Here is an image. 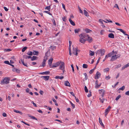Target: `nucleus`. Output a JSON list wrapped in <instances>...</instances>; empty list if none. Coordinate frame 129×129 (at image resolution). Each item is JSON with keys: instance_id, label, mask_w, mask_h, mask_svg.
<instances>
[{"instance_id": "7c9ffc66", "label": "nucleus", "mask_w": 129, "mask_h": 129, "mask_svg": "<svg viewBox=\"0 0 129 129\" xmlns=\"http://www.w3.org/2000/svg\"><path fill=\"white\" fill-rule=\"evenodd\" d=\"M37 57L35 56H33L31 60V61H33L35 60H36Z\"/></svg>"}, {"instance_id": "ddd939ff", "label": "nucleus", "mask_w": 129, "mask_h": 129, "mask_svg": "<svg viewBox=\"0 0 129 129\" xmlns=\"http://www.w3.org/2000/svg\"><path fill=\"white\" fill-rule=\"evenodd\" d=\"M50 73L49 71H45V72H43L42 73H39V74H41L42 75H48Z\"/></svg>"}, {"instance_id": "cd10ccee", "label": "nucleus", "mask_w": 129, "mask_h": 129, "mask_svg": "<svg viewBox=\"0 0 129 129\" xmlns=\"http://www.w3.org/2000/svg\"><path fill=\"white\" fill-rule=\"evenodd\" d=\"M27 54L28 55L32 56L33 55V52L31 51H29L27 53Z\"/></svg>"}, {"instance_id": "680f3d73", "label": "nucleus", "mask_w": 129, "mask_h": 129, "mask_svg": "<svg viewBox=\"0 0 129 129\" xmlns=\"http://www.w3.org/2000/svg\"><path fill=\"white\" fill-rule=\"evenodd\" d=\"M78 9H79V11L81 13H83V11H82L81 10V9L79 7V6L78 7Z\"/></svg>"}, {"instance_id": "2eb2a0df", "label": "nucleus", "mask_w": 129, "mask_h": 129, "mask_svg": "<svg viewBox=\"0 0 129 129\" xmlns=\"http://www.w3.org/2000/svg\"><path fill=\"white\" fill-rule=\"evenodd\" d=\"M99 122L101 126H103V127H104V126L102 122V119H101L100 117H99Z\"/></svg>"}, {"instance_id": "c9c22d12", "label": "nucleus", "mask_w": 129, "mask_h": 129, "mask_svg": "<svg viewBox=\"0 0 129 129\" xmlns=\"http://www.w3.org/2000/svg\"><path fill=\"white\" fill-rule=\"evenodd\" d=\"M84 90L85 92H88V90L87 89V87L85 86L84 87Z\"/></svg>"}, {"instance_id": "79ce46f5", "label": "nucleus", "mask_w": 129, "mask_h": 129, "mask_svg": "<svg viewBox=\"0 0 129 129\" xmlns=\"http://www.w3.org/2000/svg\"><path fill=\"white\" fill-rule=\"evenodd\" d=\"M106 21H105V20H103V21L107 23L108 22H111L112 23V21L110 20L109 21V20H108L107 19H106Z\"/></svg>"}, {"instance_id": "338daca9", "label": "nucleus", "mask_w": 129, "mask_h": 129, "mask_svg": "<svg viewBox=\"0 0 129 129\" xmlns=\"http://www.w3.org/2000/svg\"><path fill=\"white\" fill-rule=\"evenodd\" d=\"M100 86V85H98V84H97V85H95V88H98Z\"/></svg>"}, {"instance_id": "bb28decb", "label": "nucleus", "mask_w": 129, "mask_h": 129, "mask_svg": "<svg viewBox=\"0 0 129 129\" xmlns=\"http://www.w3.org/2000/svg\"><path fill=\"white\" fill-rule=\"evenodd\" d=\"M39 53V52H38V51H34L33 52V54L36 55H38Z\"/></svg>"}, {"instance_id": "f8f14e48", "label": "nucleus", "mask_w": 129, "mask_h": 129, "mask_svg": "<svg viewBox=\"0 0 129 129\" xmlns=\"http://www.w3.org/2000/svg\"><path fill=\"white\" fill-rule=\"evenodd\" d=\"M64 85L66 86L70 87L71 85L69 82L68 81H66L64 82Z\"/></svg>"}, {"instance_id": "423d86ee", "label": "nucleus", "mask_w": 129, "mask_h": 129, "mask_svg": "<svg viewBox=\"0 0 129 129\" xmlns=\"http://www.w3.org/2000/svg\"><path fill=\"white\" fill-rule=\"evenodd\" d=\"M86 40L89 43H91L93 41V40L92 38L90 37L88 35L87 38H86Z\"/></svg>"}, {"instance_id": "f3484780", "label": "nucleus", "mask_w": 129, "mask_h": 129, "mask_svg": "<svg viewBox=\"0 0 129 129\" xmlns=\"http://www.w3.org/2000/svg\"><path fill=\"white\" fill-rule=\"evenodd\" d=\"M108 37L111 38H114V35L112 33H110L108 35Z\"/></svg>"}, {"instance_id": "4be33fe9", "label": "nucleus", "mask_w": 129, "mask_h": 129, "mask_svg": "<svg viewBox=\"0 0 129 129\" xmlns=\"http://www.w3.org/2000/svg\"><path fill=\"white\" fill-rule=\"evenodd\" d=\"M117 29L120 30L121 32L124 35H127V34L125 33V32H124L123 30L121 29L117 28Z\"/></svg>"}, {"instance_id": "58836bf2", "label": "nucleus", "mask_w": 129, "mask_h": 129, "mask_svg": "<svg viewBox=\"0 0 129 129\" xmlns=\"http://www.w3.org/2000/svg\"><path fill=\"white\" fill-rule=\"evenodd\" d=\"M109 70V69L108 68L104 69V72H106L108 71Z\"/></svg>"}, {"instance_id": "5701e85b", "label": "nucleus", "mask_w": 129, "mask_h": 129, "mask_svg": "<svg viewBox=\"0 0 129 129\" xmlns=\"http://www.w3.org/2000/svg\"><path fill=\"white\" fill-rule=\"evenodd\" d=\"M85 31L87 33H90L92 31L89 29L88 28H86L85 29Z\"/></svg>"}, {"instance_id": "aec40b11", "label": "nucleus", "mask_w": 129, "mask_h": 129, "mask_svg": "<svg viewBox=\"0 0 129 129\" xmlns=\"http://www.w3.org/2000/svg\"><path fill=\"white\" fill-rule=\"evenodd\" d=\"M114 55V50H113L112 52L109 53L108 55L109 57H110L112 55Z\"/></svg>"}, {"instance_id": "9d476101", "label": "nucleus", "mask_w": 129, "mask_h": 129, "mask_svg": "<svg viewBox=\"0 0 129 129\" xmlns=\"http://www.w3.org/2000/svg\"><path fill=\"white\" fill-rule=\"evenodd\" d=\"M41 77L44 78V79L45 80H48L49 78V76H42Z\"/></svg>"}, {"instance_id": "6e6d98bb", "label": "nucleus", "mask_w": 129, "mask_h": 129, "mask_svg": "<svg viewBox=\"0 0 129 129\" xmlns=\"http://www.w3.org/2000/svg\"><path fill=\"white\" fill-rule=\"evenodd\" d=\"M69 54L71 56L72 54L71 53V48H69Z\"/></svg>"}, {"instance_id": "37998d69", "label": "nucleus", "mask_w": 129, "mask_h": 129, "mask_svg": "<svg viewBox=\"0 0 129 129\" xmlns=\"http://www.w3.org/2000/svg\"><path fill=\"white\" fill-rule=\"evenodd\" d=\"M110 78V77L109 76H105V79L106 80H108Z\"/></svg>"}, {"instance_id": "6e6552de", "label": "nucleus", "mask_w": 129, "mask_h": 129, "mask_svg": "<svg viewBox=\"0 0 129 129\" xmlns=\"http://www.w3.org/2000/svg\"><path fill=\"white\" fill-rule=\"evenodd\" d=\"M78 51V50L76 48H73V50L72 51L73 53L75 54L76 55H77V52Z\"/></svg>"}, {"instance_id": "e2e57ef3", "label": "nucleus", "mask_w": 129, "mask_h": 129, "mask_svg": "<svg viewBox=\"0 0 129 129\" xmlns=\"http://www.w3.org/2000/svg\"><path fill=\"white\" fill-rule=\"evenodd\" d=\"M103 20H102V19H100L99 20V22H101L102 24H103Z\"/></svg>"}, {"instance_id": "49530a36", "label": "nucleus", "mask_w": 129, "mask_h": 129, "mask_svg": "<svg viewBox=\"0 0 129 129\" xmlns=\"http://www.w3.org/2000/svg\"><path fill=\"white\" fill-rule=\"evenodd\" d=\"M69 48H71V46L72 45V42L71 41H69Z\"/></svg>"}, {"instance_id": "ea45409f", "label": "nucleus", "mask_w": 129, "mask_h": 129, "mask_svg": "<svg viewBox=\"0 0 129 129\" xmlns=\"http://www.w3.org/2000/svg\"><path fill=\"white\" fill-rule=\"evenodd\" d=\"M124 88H125V86H122L121 87L119 88V90H124Z\"/></svg>"}, {"instance_id": "3c124183", "label": "nucleus", "mask_w": 129, "mask_h": 129, "mask_svg": "<svg viewBox=\"0 0 129 129\" xmlns=\"http://www.w3.org/2000/svg\"><path fill=\"white\" fill-rule=\"evenodd\" d=\"M15 72H16L18 73H19L20 72V70L18 69H16Z\"/></svg>"}, {"instance_id": "bf43d9fd", "label": "nucleus", "mask_w": 129, "mask_h": 129, "mask_svg": "<svg viewBox=\"0 0 129 129\" xmlns=\"http://www.w3.org/2000/svg\"><path fill=\"white\" fill-rule=\"evenodd\" d=\"M31 118L33 119H35L36 120H37V118H35V117L32 116H31Z\"/></svg>"}, {"instance_id": "f704fd0d", "label": "nucleus", "mask_w": 129, "mask_h": 129, "mask_svg": "<svg viewBox=\"0 0 129 129\" xmlns=\"http://www.w3.org/2000/svg\"><path fill=\"white\" fill-rule=\"evenodd\" d=\"M87 67L88 65L86 64H84L83 65V67L84 68H86Z\"/></svg>"}, {"instance_id": "a211bd4d", "label": "nucleus", "mask_w": 129, "mask_h": 129, "mask_svg": "<svg viewBox=\"0 0 129 129\" xmlns=\"http://www.w3.org/2000/svg\"><path fill=\"white\" fill-rule=\"evenodd\" d=\"M111 108V107L110 106H109L108 108H107L106 109L105 111V112H107L108 113Z\"/></svg>"}, {"instance_id": "c03bdc74", "label": "nucleus", "mask_w": 129, "mask_h": 129, "mask_svg": "<svg viewBox=\"0 0 129 129\" xmlns=\"http://www.w3.org/2000/svg\"><path fill=\"white\" fill-rule=\"evenodd\" d=\"M121 97V95H118L116 98L115 100L118 101V99Z\"/></svg>"}, {"instance_id": "a18cd8bd", "label": "nucleus", "mask_w": 129, "mask_h": 129, "mask_svg": "<svg viewBox=\"0 0 129 129\" xmlns=\"http://www.w3.org/2000/svg\"><path fill=\"white\" fill-rule=\"evenodd\" d=\"M50 48H51V49L52 51L53 50L55 49L56 47L55 46H51Z\"/></svg>"}, {"instance_id": "4c0bfd02", "label": "nucleus", "mask_w": 129, "mask_h": 129, "mask_svg": "<svg viewBox=\"0 0 129 129\" xmlns=\"http://www.w3.org/2000/svg\"><path fill=\"white\" fill-rule=\"evenodd\" d=\"M43 12L45 13H47V14H49V15H52V14H51V13H50V12H49L48 11H44Z\"/></svg>"}, {"instance_id": "e433bc0d", "label": "nucleus", "mask_w": 129, "mask_h": 129, "mask_svg": "<svg viewBox=\"0 0 129 129\" xmlns=\"http://www.w3.org/2000/svg\"><path fill=\"white\" fill-rule=\"evenodd\" d=\"M70 103L71 105L73 107V109H74L75 108V105L74 104H73L71 101H70Z\"/></svg>"}, {"instance_id": "4d7b16f0", "label": "nucleus", "mask_w": 129, "mask_h": 129, "mask_svg": "<svg viewBox=\"0 0 129 129\" xmlns=\"http://www.w3.org/2000/svg\"><path fill=\"white\" fill-rule=\"evenodd\" d=\"M94 71L93 70V69H92L91 70H90V71L89 72V73L90 74H92V73Z\"/></svg>"}, {"instance_id": "052dcab7", "label": "nucleus", "mask_w": 129, "mask_h": 129, "mask_svg": "<svg viewBox=\"0 0 129 129\" xmlns=\"http://www.w3.org/2000/svg\"><path fill=\"white\" fill-rule=\"evenodd\" d=\"M114 7H116V8H117L119 10V7L118 6V5L117 4H115V6H114Z\"/></svg>"}, {"instance_id": "9b49d317", "label": "nucleus", "mask_w": 129, "mask_h": 129, "mask_svg": "<svg viewBox=\"0 0 129 129\" xmlns=\"http://www.w3.org/2000/svg\"><path fill=\"white\" fill-rule=\"evenodd\" d=\"M59 64V62H58L55 63L54 65H53L51 67H50V68H53L54 67H56L58 66Z\"/></svg>"}, {"instance_id": "a19ab883", "label": "nucleus", "mask_w": 129, "mask_h": 129, "mask_svg": "<svg viewBox=\"0 0 129 129\" xmlns=\"http://www.w3.org/2000/svg\"><path fill=\"white\" fill-rule=\"evenodd\" d=\"M84 75L85 76V80H86L88 78V76H87V75L86 73H84Z\"/></svg>"}, {"instance_id": "0e129e2a", "label": "nucleus", "mask_w": 129, "mask_h": 129, "mask_svg": "<svg viewBox=\"0 0 129 129\" xmlns=\"http://www.w3.org/2000/svg\"><path fill=\"white\" fill-rule=\"evenodd\" d=\"M71 67L72 68V70L73 72H74V67L73 66V64H72L71 65Z\"/></svg>"}, {"instance_id": "1a4fd4ad", "label": "nucleus", "mask_w": 129, "mask_h": 129, "mask_svg": "<svg viewBox=\"0 0 129 129\" xmlns=\"http://www.w3.org/2000/svg\"><path fill=\"white\" fill-rule=\"evenodd\" d=\"M96 77H95V79H98L99 78V77L100 76L101 74L99 72L97 71L96 73Z\"/></svg>"}, {"instance_id": "864d4df0", "label": "nucleus", "mask_w": 129, "mask_h": 129, "mask_svg": "<svg viewBox=\"0 0 129 129\" xmlns=\"http://www.w3.org/2000/svg\"><path fill=\"white\" fill-rule=\"evenodd\" d=\"M31 103L32 104H33L34 106L36 107H37L36 104L33 101H32L31 102Z\"/></svg>"}, {"instance_id": "13d9d810", "label": "nucleus", "mask_w": 129, "mask_h": 129, "mask_svg": "<svg viewBox=\"0 0 129 129\" xmlns=\"http://www.w3.org/2000/svg\"><path fill=\"white\" fill-rule=\"evenodd\" d=\"M125 94L127 95H129V90L126 92Z\"/></svg>"}, {"instance_id": "5fc2aeb1", "label": "nucleus", "mask_w": 129, "mask_h": 129, "mask_svg": "<svg viewBox=\"0 0 129 129\" xmlns=\"http://www.w3.org/2000/svg\"><path fill=\"white\" fill-rule=\"evenodd\" d=\"M21 122H22V123H24L25 124H26V125L28 126H29L30 125L28 124H27V123H26V122L23 121H21Z\"/></svg>"}, {"instance_id": "72a5a7b5", "label": "nucleus", "mask_w": 129, "mask_h": 129, "mask_svg": "<svg viewBox=\"0 0 129 129\" xmlns=\"http://www.w3.org/2000/svg\"><path fill=\"white\" fill-rule=\"evenodd\" d=\"M27 48L26 47H24L22 49V52H24Z\"/></svg>"}, {"instance_id": "6ab92c4d", "label": "nucleus", "mask_w": 129, "mask_h": 129, "mask_svg": "<svg viewBox=\"0 0 129 129\" xmlns=\"http://www.w3.org/2000/svg\"><path fill=\"white\" fill-rule=\"evenodd\" d=\"M21 62H22V64L26 67H28L27 64V63H25L24 62V59L22 60V59H21Z\"/></svg>"}, {"instance_id": "dca6fc26", "label": "nucleus", "mask_w": 129, "mask_h": 129, "mask_svg": "<svg viewBox=\"0 0 129 129\" xmlns=\"http://www.w3.org/2000/svg\"><path fill=\"white\" fill-rule=\"evenodd\" d=\"M69 21L71 25L73 26H75V23L71 19V18H69Z\"/></svg>"}, {"instance_id": "c756f323", "label": "nucleus", "mask_w": 129, "mask_h": 129, "mask_svg": "<svg viewBox=\"0 0 129 129\" xmlns=\"http://www.w3.org/2000/svg\"><path fill=\"white\" fill-rule=\"evenodd\" d=\"M14 111L16 113H19L21 114H22V113L21 111H19L18 110H14Z\"/></svg>"}, {"instance_id": "4468645a", "label": "nucleus", "mask_w": 129, "mask_h": 129, "mask_svg": "<svg viewBox=\"0 0 129 129\" xmlns=\"http://www.w3.org/2000/svg\"><path fill=\"white\" fill-rule=\"evenodd\" d=\"M85 40L86 39H82L80 38L79 41L81 43L84 44L86 41Z\"/></svg>"}, {"instance_id": "8fccbe9b", "label": "nucleus", "mask_w": 129, "mask_h": 129, "mask_svg": "<svg viewBox=\"0 0 129 129\" xmlns=\"http://www.w3.org/2000/svg\"><path fill=\"white\" fill-rule=\"evenodd\" d=\"M45 66V62H43L42 63V65L40 66L44 67Z\"/></svg>"}, {"instance_id": "473e14b6", "label": "nucleus", "mask_w": 129, "mask_h": 129, "mask_svg": "<svg viewBox=\"0 0 129 129\" xmlns=\"http://www.w3.org/2000/svg\"><path fill=\"white\" fill-rule=\"evenodd\" d=\"M45 9H47L49 11H50V6L46 7L45 8Z\"/></svg>"}, {"instance_id": "393cba45", "label": "nucleus", "mask_w": 129, "mask_h": 129, "mask_svg": "<svg viewBox=\"0 0 129 129\" xmlns=\"http://www.w3.org/2000/svg\"><path fill=\"white\" fill-rule=\"evenodd\" d=\"M80 29L79 28L75 29L74 30V32L75 33V34H78L79 32L80 31Z\"/></svg>"}, {"instance_id": "b1692460", "label": "nucleus", "mask_w": 129, "mask_h": 129, "mask_svg": "<svg viewBox=\"0 0 129 129\" xmlns=\"http://www.w3.org/2000/svg\"><path fill=\"white\" fill-rule=\"evenodd\" d=\"M55 78L56 79H63L64 78V77L62 76H56Z\"/></svg>"}, {"instance_id": "774afa93", "label": "nucleus", "mask_w": 129, "mask_h": 129, "mask_svg": "<svg viewBox=\"0 0 129 129\" xmlns=\"http://www.w3.org/2000/svg\"><path fill=\"white\" fill-rule=\"evenodd\" d=\"M104 32V30H101L100 32V34L101 35H103V33Z\"/></svg>"}, {"instance_id": "69168bd1", "label": "nucleus", "mask_w": 129, "mask_h": 129, "mask_svg": "<svg viewBox=\"0 0 129 129\" xmlns=\"http://www.w3.org/2000/svg\"><path fill=\"white\" fill-rule=\"evenodd\" d=\"M4 117H6L7 116V114L6 113H4L2 115Z\"/></svg>"}, {"instance_id": "412c9836", "label": "nucleus", "mask_w": 129, "mask_h": 129, "mask_svg": "<svg viewBox=\"0 0 129 129\" xmlns=\"http://www.w3.org/2000/svg\"><path fill=\"white\" fill-rule=\"evenodd\" d=\"M23 57L25 59L31 58H32V57L30 56H28L26 55H23Z\"/></svg>"}, {"instance_id": "f257e3e1", "label": "nucleus", "mask_w": 129, "mask_h": 129, "mask_svg": "<svg viewBox=\"0 0 129 129\" xmlns=\"http://www.w3.org/2000/svg\"><path fill=\"white\" fill-rule=\"evenodd\" d=\"M10 79L8 77H5L1 81V84H7L9 82Z\"/></svg>"}, {"instance_id": "2f4dec72", "label": "nucleus", "mask_w": 129, "mask_h": 129, "mask_svg": "<svg viewBox=\"0 0 129 129\" xmlns=\"http://www.w3.org/2000/svg\"><path fill=\"white\" fill-rule=\"evenodd\" d=\"M53 61V58H51L48 60V63H52Z\"/></svg>"}, {"instance_id": "de8ad7c7", "label": "nucleus", "mask_w": 129, "mask_h": 129, "mask_svg": "<svg viewBox=\"0 0 129 129\" xmlns=\"http://www.w3.org/2000/svg\"><path fill=\"white\" fill-rule=\"evenodd\" d=\"M52 21L53 22V24L54 25L56 26V24L55 20L54 19H53L52 20Z\"/></svg>"}, {"instance_id": "39448f33", "label": "nucleus", "mask_w": 129, "mask_h": 129, "mask_svg": "<svg viewBox=\"0 0 129 129\" xmlns=\"http://www.w3.org/2000/svg\"><path fill=\"white\" fill-rule=\"evenodd\" d=\"M99 52H100L101 55V56L103 55L104 54V53H105V51L104 49L103 50L100 49L98 51H97V52L96 53V54L98 53Z\"/></svg>"}, {"instance_id": "c85d7f7f", "label": "nucleus", "mask_w": 129, "mask_h": 129, "mask_svg": "<svg viewBox=\"0 0 129 129\" xmlns=\"http://www.w3.org/2000/svg\"><path fill=\"white\" fill-rule=\"evenodd\" d=\"M94 52L92 51L91 50H90L89 51V55L91 56H93L94 55Z\"/></svg>"}, {"instance_id": "a878e982", "label": "nucleus", "mask_w": 129, "mask_h": 129, "mask_svg": "<svg viewBox=\"0 0 129 129\" xmlns=\"http://www.w3.org/2000/svg\"><path fill=\"white\" fill-rule=\"evenodd\" d=\"M84 15L86 17L89 16L88 13L85 10H84Z\"/></svg>"}, {"instance_id": "603ef678", "label": "nucleus", "mask_w": 129, "mask_h": 129, "mask_svg": "<svg viewBox=\"0 0 129 129\" xmlns=\"http://www.w3.org/2000/svg\"><path fill=\"white\" fill-rule=\"evenodd\" d=\"M106 100L104 98L102 99V100H101V101L100 102L102 103H104V101L105 100Z\"/></svg>"}, {"instance_id": "20e7f679", "label": "nucleus", "mask_w": 129, "mask_h": 129, "mask_svg": "<svg viewBox=\"0 0 129 129\" xmlns=\"http://www.w3.org/2000/svg\"><path fill=\"white\" fill-rule=\"evenodd\" d=\"M120 55H115L112 56L111 57V59H110L111 61H113L115 60L116 59L118 58L120 56Z\"/></svg>"}, {"instance_id": "7ed1b4c3", "label": "nucleus", "mask_w": 129, "mask_h": 129, "mask_svg": "<svg viewBox=\"0 0 129 129\" xmlns=\"http://www.w3.org/2000/svg\"><path fill=\"white\" fill-rule=\"evenodd\" d=\"M88 35L86 33H83L79 35V36L80 38L85 39L87 38Z\"/></svg>"}, {"instance_id": "f03ea898", "label": "nucleus", "mask_w": 129, "mask_h": 129, "mask_svg": "<svg viewBox=\"0 0 129 129\" xmlns=\"http://www.w3.org/2000/svg\"><path fill=\"white\" fill-rule=\"evenodd\" d=\"M59 69L62 70L63 73H64L65 68L64 63L63 62H59Z\"/></svg>"}, {"instance_id": "09e8293b", "label": "nucleus", "mask_w": 129, "mask_h": 129, "mask_svg": "<svg viewBox=\"0 0 129 129\" xmlns=\"http://www.w3.org/2000/svg\"><path fill=\"white\" fill-rule=\"evenodd\" d=\"M4 63H5L6 64H7L9 65L10 63L9 62V61L7 60H6L4 61Z\"/></svg>"}, {"instance_id": "0eeeda50", "label": "nucleus", "mask_w": 129, "mask_h": 129, "mask_svg": "<svg viewBox=\"0 0 129 129\" xmlns=\"http://www.w3.org/2000/svg\"><path fill=\"white\" fill-rule=\"evenodd\" d=\"M99 91H100V93L101 94V98H103L104 97L105 94V90L103 89H101L99 90Z\"/></svg>"}]
</instances>
